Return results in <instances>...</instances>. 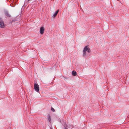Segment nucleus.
Returning a JSON list of instances; mask_svg holds the SVG:
<instances>
[{
	"label": "nucleus",
	"instance_id": "f257e3e1",
	"mask_svg": "<svg viewBox=\"0 0 129 129\" xmlns=\"http://www.w3.org/2000/svg\"><path fill=\"white\" fill-rule=\"evenodd\" d=\"M88 46H87L85 47L84 48L83 51V56H84L86 54V52L87 51V52L89 53L90 52V49L88 48Z\"/></svg>",
	"mask_w": 129,
	"mask_h": 129
},
{
	"label": "nucleus",
	"instance_id": "f03ea898",
	"mask_svg": "<svg viewBox=\"0 0 129 129\" xmlns=\"http://www.w3.org/2000/svg\"><path fill=\"white\" fill-rule=\"evenodd\" d=\"M34 88L35 90L37 92H38L39 91V85L36 83H34Z\"/></svg>",
	"mask_w": 129,
	"mask_h": 129
},
{
	"label": "nucleus",
	"instance_id": "7ed1b4c3",
	"mask_svg": "<svg viewBox=\"0 0 129 129\" xmlns=\"http://www.w3.org/2000/svg\"><path fill=\"white\" fill-rule=\"evenodd\" d=\"M5 27L4 23L1 18L0 17V27L3 28Z\"/></svg>",
	"mask_w": 129,
	"mask_h": 129
},
{
	"label": "nucleus",
	"instance_id": "20e7f679",
	"mask_svg": "<svg viewBox=\"0 0 129 129\" xmlns=\"http://www.w3.org/2000/svg\"><path fill=\"white\" fill-rule=\"evenodd\" d=\"M40 33L41 34H43L44 31V28L43 27H42L40 28Z\"/></svg>",
	"mask_w": 129,
	"mask_h": 129
},
{
	"label": "nucleus",
	"instance_id": "39448f33",
	"mask_svg": "<svg viewBox=\"0 0 129 129\" xmlns=\"http://www.w3.org/2000/svg\"><path fill=\"white\" fill-rule=\"evenodd\" d=\"M59 12V10H58L55 13L53 14V15L52 16L53 17L55 18L57 15V14Z\"/></svg>",
	"mask_w": 129,
	"mask_h": 129
},
{
	"label": "nucleus",
	"instance_id": "423d86ee",
	"mask_svg": "<svg viewBox=\"0 0 129 129\" xmlns=\"http://www.w3.org/2000/svg\"><path fill=\"white\" fill-rule=\"evenodd\" d=\"M49 122H51V116L49 114H48L47 116Z\"/></svg>",
	"mask_w": 129,
	"mask_h": 129
},
{
	"label": "nucleus",
	"instance_id": "0eeeda50",
	"mask_svg": "<svg viewBox=\"0 0 129 129\" xmlns=\"http://www.w3.org/2000/svg\"><path fill=\"white\" fill-rule=\"evenodd\" d=\"M5 14L8 17H10V15L7 11H6L5 12Z\"/></svg>",
	"mask_w": 129,
	"mask_h": 129
},
{
	"label": "nucleus",
	"instance_id": "6e6552de",
	"mask_svg": "<svg viewBox=\"0 0 129 129\" xmlns=\"http://www.w3.org/2000/svg\"><path fill=\"white\" fill-rule=\"evenodd\" d=\"M72 74L73 76H76V72L74 71H72Z\"/></svg>",
	"mask_w": 129,
	"mask_h": 129
},
{
	"label": "nucleus",
	"instance_id": "1a4fd4ad",
	"mask_svg": "<svg viewBox=\"0 0 129 129\" xmlns=\"http://www.w3.org/2000/svg\"><path fill=\"white\" fill-rule=\"evenodd\" d=\"M51 110L53 112H54L55 111V110L52 107L51 108Z\"/></svg>",
	"mask_w": 129,
	"mask_h": 129
},
{
	"label": "nucleus",
	"instance_id": "9d476101",
	"mask_svg": "<svg viewBox=\"0 0 129 129\" xmlns=\"http://www.w3.org/2000/svg\"><path fill=\"white\" fill-rule=\"evenodd\" d=\"M65 129H67V128L65 127Z\"/></svg>",
	"mask_w": 129,
	"mask_h": 129
}]
</instances>
